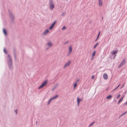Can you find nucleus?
<instances>
[{"label": "nucleus", "mask_w": 127, "mask_h": 127, "mask_svg": "<svg viewBox=\"0 0 127 127\" xmlns=\"http://www.w3.org/2000/svg\"><path fill=\"white\" fill-rule=\"evenodd\" d=\"M7 57L8 58V59L7 61V63L8 64L9 67L10 69L12 70L13 69V67L12 60L11 57L9 55H8Z\"/></svg>", "instance_id": "1"}, {"label": "nucleus", "mask_w": 127, "mask_h": 127, "mask_svg": "<svg viewBox=\"0 0 127 127\" xmlns=\"http://www.w3.org/2000/svg\"><path fill=\"white\" fill-rule=\"evenodd\" d=\"M8 11L9 12V17L11 19L10 20L11 23V24H14L15 22L14 20L15 19V17L11 12L9 10H8Z\"/></svg>", "instance_id": "2"}, {"label": "nucleus", "mask_w": 127, "mask_h": 127, "mask_svg": "<svg viewBox=\"0 0 127 127\" xmlns=\"http://www.w3.org/2000/svg\"><path fill=\"white\" fill-rule=\"evenodd\" d=\"M49 9L50 10L53 9L54 7V5L53 3L52 0H49Z\"/></svg>", "instance_id": "3"}, {"label": "nucleus", "mask_w": 127, "mask_h": 127, "mask_svg": "<svg viewBox=\"0 0 127 127\" xmlns=\"http://www.w3.org/2000/svg\"><path fill=\"white\" fill-rule=\"evenodd\" d=\"M47 81L46 80L43 82L41 84L39 87L38 89H39L45 86L47 84Z\"/></svg>", "instance_id": "4"}, {"label": "nucleus", "mask_w": 127, "mask_h": 127, "mask_svg": "<svg viewBox=\"0 0 127 127\" xmlns=\"http://www.w3.org/2000/svg\"><path fill=\"white\" fill-rule=\"evenodd\" d=\"M56 24V21H55L54 22L52 23L50 27H49V29L50 30H51L53 28L55 25Z\"/></svg>", "instance_id": "5"}, {"label": "nucleus", "mask_w": 127, "mask_h": 127, "mask_svg": "<svg viewBox=\"0 0 127 127\" xmlns=\"http://www.w3.org/2000/svg\"><path fill=\"white\" fill-rule=\"evenodd\" d=\"M126 62V60L125 59H124L122 62L121 64L119 65V67H120L123 66L124 64Z\"/></svg>", "instance_id": "6"}, {"label": "nucleus", "mask_w": 127, "mask_h": 127, "mask_svg": "<svg viewBox=\"0 0 127 127\" xmlns=\"http://www.w3.org/2000/svg\"><path fill=\"white\" fill-rule=\"evenodd\" d=\"M56 98V95H55L54 97L51 98L48 101L47 105H49L51 101L53 100Z\"/></svg>", "instance_id": "7"}, {"label": "nucleus", "mask_w": 127, "mask_h": 127, "mask_svg": "<svg viewBox=\"0 0 127 127\" xmlns=\"http://www.w3.org/2000/svg\"><path fill=\"white\" fill-rule=\"evenodd\" d=\"M98 5L99 6H101L102 5V0H98Z\"/></svg>", "instance_id": "8"}, {"label": "nucleus", "mask_w": 127, "mask_h": 127, "mask_svg": "<svg viewBox=\"0 0 127 127\" xmlns=\"http://www.w3.org/2000/svg\"><path fill=\"white\" fill-rule=\"evenodd\" d=\"M103 77L105 79H107L108 78V75L106 73H104L103 74Z\"/></svg>", "instance_id": "9"}, {"label": "nucleus", "mask_w": 127, "mask_h": 127, "mask_svg": "<svg viewBox=\"0 0 127 127\" xmlns=\"http://www.w3.org/2000/svg\"><path fill=\"white\" fill-rule=\"evenodd\" d=\"M70 61H68L67 63L65 64V65L64 66V67H65L67 66H69L70 63Z\"/></svg>", "instance_id": "10"}, {"label": "nucleus", "mask_w": 127, "mask_h": 127, "mask_svg": "<svg viewBox=\"0 0 127 127\" xmlns=\"http://www.w3.org/2000/svg\"><path fill=\"white\" fill-rule=\"evenodd\" d=\"M72 51V48L71 46H70L69 47L68 53L70 54L71 53Z\"/></svg>", "instance_id": "11"}, {"label": "nucleus", "mask_w": 127, "mask_h": 127, "mask_svg": "<svg viewBox=\"0 0 127 127\" xmlns=\"http://www.w3.org/2000/svg\"><path fill=\"white\" fill-rule=\"evenodd\" d=\"M49 32V30L48 29H47L43 33V35H45L47 34Z\"/></svg>", "instance_id": "12"}, {"label": "nucleus", "mask_w": 127, "mask_h": 127, "mask_svg": "<svg viewBox=\"0 0 127 127\" xmlns=\"http://www.w3.org/2000/svg\"><path fill=\"white\" fill-rule=\"evenodd\" d=\"M82 100V99H80L79 98H78L77 99V105H78L79 104V103Z\"/></svg>", "instance_id": "13"}, {"label": "nucleus", "mask_w": 127, "mask_h": 127, "mask_svg": "<svg viewBox=\"0 0 127 127\" xmlns=\"http://www.w3.org/2000/svg\"><path fill=\"white\" fill-rule=\"evenodd\" d=\"M3 32L5 35H7V31L4 28L3 29Z\"/></svg>", "instance_id": "14"}, {"label": "nucleus", "mask_w": 127, "mask_h": 127, "mask_svg": "<svg viewBox=\"0 0 127 127\" xmlns=\"http://www.w3.org/2000/svg\"><path fill=\"white\" fill-rule=\"evenodd\" d=\"M13 53L14 59L15 60H16V54L15 49L13 50Z\"/></svg>", "instance_id": "15"}, {"label": "nucleus", "mask_w": 127, "mask_h": 127, "mask_svg": "<svg viewBox=\"0 0 127 127\" xmlns=\"http://www.w3.org/2000/svg\"><path fill=\"white\" fill-rule=\"evenodd\" d=\"M52 45V43L51 42H48L47 43V45L49 47H51Z\"/></svg>", "instance_id": "16"}, {"label": "nucleus", "mask_w": 127, "mask_h": 127, "mask_svg": "<svg viewBox=\"0 0 127 127\" xmlns=\"http://www.w3.org/2000/svg\"><path fill=\"white\" fill-rule=\"evenodd\" d=\"M112 97V95H108L107 97L106 98L107 99H110Z\"/></svg>", "instance_id": "17"}, {"label": "nucleus", "mask_w": 127, "mask_h": 127, "mask_svg": "<svg viewBox=\"0 0 127 127\" xmlns=\"http://www.w3.org/2000/svg\"><path fill=\"white\" fill-rule=\"evenodd\" d=\"M96 53V52L95 51H94L93 53H92V59H93L95 56V54Z\"/></svg>", "instance_id": "18"}, {"label": "nucleus", "mask_w": 127, "mask_h": 127, "mask_svg": "<svg viewBox=\"0 0 127 127\" xmlns=\"http://www.w3.org/2000/svg\"><path fill=\"white\" fill-rule=\"evenodd\" d=\"M117 50H115L114 51H113L112 53L113 54L115 55L117 53Z\"/></svg>", "instance_id": "19"}, {"label": "nucleus", "mask_w": 127, "mask_h": 127, "mask_svg": "<svg viewBox=\"0 0 127 127\" xmlns=\"http://www.w3.org/2000/svg\"><path fill=\"white\" fill-rule=\"evenodd\" d=\"M99 44V43H97L94 46V47H93V48H95L96 47V46L98 45Z\"/></svg>", "instance_id": "20"}, {"label": "nucleus", "mask_w": 127, "mask_h": 127, "mask_svg": "<svg viewBox=\"0 0 127 127\" xmlns=\"http://www.w3.org/2000/svg\"><path fill=\"white\" fill-rule=\"evenodd\" d=\"M77 86V83H75L74 85V89H75L76 87Z\"/></svg>", "instance_id": "21"}, {"label": "nucleus", "mask_w": 127, "mask_h": 127, "mask_svg": "<svg viewBox=\"0 0 127 127\" xmlns=\"http://www.w3.org/2000/svg\"><path fill=\"white\" fill-rule=\"evenodd\" d=\"M124 97V96L119 101V102H118V103H119L120 102H121L123 100V98Z\"/></svg>", "instance_id": "22"}, {"label": "nucleus", "mask_w": 127, "mask_h": 127, "mask_svg": "<svg viewBox=\"0 0 127 127\" xmlns=\"http://www.w3.org/2000/svg\"><path fill=\"white\" fill-rule=\"evenodd\" d=\"M4 52L5 54H7V52L5 48H4L3 49Z\"/></svg>", "instance_id": "23"}, {"label": "nucleus", "mask_w": 127, "mask_h": 127, "mask_svg": "<svg viewBox=\"0 0 127 127\" xmlns=\"http://www.w3.org/2000/svg\"><path fill=\"white\" fill-rule=\"evenodd\" d=\"M100 32H99V33H98V35L97 36V39L95 41H96V40H97V39H98V37L100 35Z\"/></svg>", "instance_id": "24"}, {"label": "nucleus", "mask_w": 127, "mask_h": 127, "mask_svg": "<svg viewBox=\"0 0 127 127\" xmlns=\"http://www.w3.org/2000/svg\"><path fill=\"white\" fill-rule=\"evenodd\" d=\"M120 96H121V95L120 94H119L117 96L116 98L117 99H118L120 97Z\"/></svg>", "instance_id": "25"}, {"label": "nucleus", "mask_w": 127, "mask_h": 127, "mask_svg": "<svg viewBox=\"0 0 127 127\" xmlns=\"http://www.w3.org/2000/svg\"><path fill=\"white\" fill-rule=\"evenodd\" d=\"M127 113V111H126L125 112H124V113H123L121 115V116H122L124 115L125 114H126Z\"/></svg>", "instance_id": "26"}, {"label": "nucleus", "mask_w": 127, "mask_h": 127, "mask_svg": "<svg viewBox=\"0 0 127 127\" xmlns=\"http://www.w3.org/2000/svg\"><path fill=\"white\" fill-rule=\"evenodd\" d=\"M14 112H15V113H16V115L17 113V109H16V110H14Z\"/></svg>", "instance_id": "27"}, {"label": "nucleus", "mask_w": 127, "mask_h": 127, "mask_svg": "<svg viewBox=\"0 0 127 127\" xmlns=\"http://www.w3.org/2000/svg\"><path fill=\"white\" fill-rule=\"evenodd\" d=\"M66 29V27H65V26H64L62 28V30H64L65 29Z\"/></svg>", "instance_id": "28"}, {"label": "nucleus", "mask_w": 127, "mask_h": 127, "mask_svg": "<svg viewBox=\"0 0 127 127\" xmlns=\"http://www.w3.org/2000/svg\"><path fill=\"white\" fill-rule=\"evenodd\" d=\"M91 78L92 79H94V75H92V76Z\"/></svg>", "instance_id": "29"}, {"label": "nucleus", "mask_w": 127, "mask_h": 127, "mask_svg": "<svg viewBox=\"0 0 127 127\" xmlns=\"http://www.w3.org/2000/svg\"><path fill=\"white\" fill-rule=\"evenodd\" d=\"M120 84L115 89H114V91L115 90H116V89H117L118 87L120 86Z\"/></svg>", "instance_id": "30"}, {"label": "nucleus", "mask_w": 127, "mask_h": 127, "mask_svg": "<svg viewBox=\"0 0 127 127\" xmlns=\"http://www.w3.org/2000/svg\"><path fill=\"white\" fill-rule=\"evenodd\" d=\"M79 80L78 79L76 81V83H77L79 82Z\"/></svg>", "instance_id": "31"}, {"label": "nucleus", "mask_w": 127, "mask_h": 127, "mask_svg": "<svg viewBox=\"0 0 127 127\" xmlns=\"http://www.w3.org/2000/svg\"><path fill=\"white\" fill-rule=\"evenodd\" d=\"M94 123V122L92 123L89 126H91Z\"/></svg>", "instance_id": "32"}, {"label": "nucleus", "mask_w": 127, "mask_h": 127, "mask_svg": "<svg viewBox=\"0 0 127 127\" xmlns=\"http://www.w3.org/2000/svg\"><path fill=\"white\" fill-rule=\"evenodd\" d=\"M124 105H127V102L124 103Z\"/></svg>", "instance_id": "33"}, {"label": "nucleus", "mask_w": 127, "mask_h": 127, "mask_svg": "<svg viewBox=\"0 0 127 127\" xmlns=\"http://www.w3.org/2000/svg\"><path fill=\"white\" fill-rule=\"evenodd\" d=\"M116 55L114 56L113 57V59H115V57H116Z\"/></svg>", "instance_id": "34"}, {"label": "nucleus", "mask_w": 127, "mask_h": 127, "mask_svg": "<svg viewBox=\"0 0 127 127\" xmlns=\"http://www.w3.org/2000/svg\"><path fill=\"white\" fill-rule=\"evenodd\" d=\"M55 88H56V86H54V87L53 88V89H55Z\"/></svg>", "instance_id": "35"}, {"label": "nucleus", "mask_w": 127, "mask_h": 127, "mask_svg": "<svg viewBox=\"0 0 127 127\" xmlns=\"http://www.w3.org/2000/svg\"><path fill=\"white\" fill-rule=\"evenodd\" d=\"M37 122H36V124H37Z\"/></svg>", "instance_id": "36"}, {"label": "nucleus", "mask_w": 127, "mask_h": 127, "mask_svg": "<svg viewBox=\"0 0 127 127\" xmlns=\"http://www.w3.org/2000/svg\"><path fill=\"white\" fill-rule=\"evenodd\" d=\"M57 96V95H56V97Z\"/></svg>", "instance_id": "37"}]
</instances>
